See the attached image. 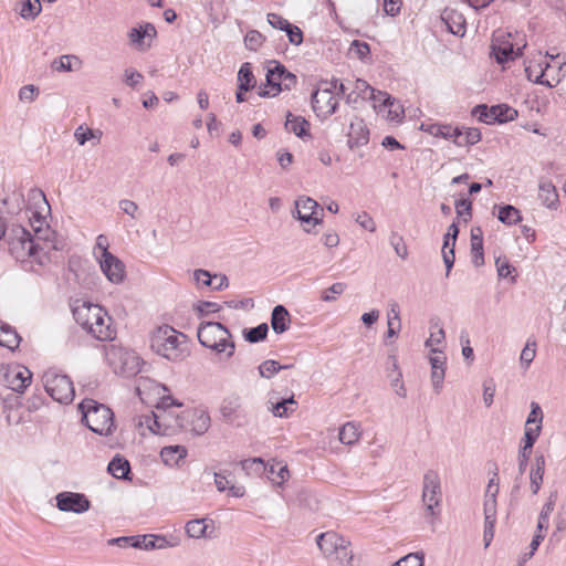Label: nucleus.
Returning <instances> with one entry per match:
<instances>
[{"label": "nucleus", "mask_w": 566, "mask_h": 566, "mask_svg": "<svg viewBox=\"0 0 566 566\" xmlns=\"http://www.w3.org/2000/svg\"><path fill=\"white\" fill-rule=\"evenodd\" d=\"M185 528L187 535L191 538H202L210 536V534L207 532L208 524L206 518L191 520L186 524Z\"/></svg>", "instance_id": "e433bc0d"}, {"label": "nucleus", "mask_w": 566, "mask_h": 566, "mask_svg": "<svg viewBox=\"0 0 566 566\" xmlns=\"http://www.w3.org/2000/svg\"><path fill=\"white\" fill-rule=\"evenodd\" d=\"M72 62L77 64V67L81 65V60L76 55H62L59 59H55L51 67L56 72H72L74 70Z\"/></svg>", "instance_id": "37998d69"}, {"label": "nucleus", "mask_w": 566, "mask_h": 566, "mask_svg": "<svg viewBox=\"0 0 566 566\" xmlns=\"http://www.w3.org/2000/svg\"><path fill=\"white\" fill-rule=\"evenodd\" d=\"M389 377H390V385H391L394 391L396 392V395L401 398H406L407 389L402 381V373L398 371L396 374H389Z\"/></svg>", "instance_id": "13d9d810"}, {"label": "nucleus", "mask_w": 566, "mask_h": 566, "mask_svg": "<svg viewBox=\"0 0 566 566\" xmlns=\"http://www.w3.org/2000/svg\"><path fill=\"white\" fill-rule=\"evenodd\" d=\"M241 468L247 474H262L266 471L264 461L261 458L247 459L240 462Z\"/></svg>", "instance_id": "8fccbe9b"}, {"label": "nucleus", "mask_w": 566, "mask_h": 566, "mask_svg": "<svg viewBox=\"0 0 566 566\" xmlns=\"http://www.w3.org/2000/svg\"><path fill=\"white\" fill-rule=\"evenodd\" d=\"M310 124L303 117H294L291 113H289L285 122V128L295 134L297 137H304L307 135Z\"/></svg>", "instance_id": "f704fd0d"}, {"label": "nucleus", "mask_w": 566, "mask_h": 566, "mask_svg": "<svg viewBox=\"0 0 566 566\" xmlns=\"http://www.w3.org/2000/svg\"><path fill=\"white\" fill-rule=\"evenodd\" d=\"M542 427L535 426V427H525V433H524V446L521 448V450H526L532 452V448L537 440L539 433H541Z\"/></svg>", "instance_id": "864d4df0"}, {"label": "nucleus", "mask_w": 566, "mask_h": 566, "mask_svg": "<svg viewBox=\"0 0 566 566\" xmlns=\"http://www.w3.org/2000/svg\"><path fill=\"white\" fill-rule=\"evenodd\" d=\"M268 22L271 24L272 28L281 31H286V29L290 28L291 24L286 19L276 13H269Z\"/></svg>", "instance_id": "338daca9"}, {"label": "nucleus", "mask_w": 566, "mask_h": 566, "mask_svg": "<svg viewBox=\"0 0 566 566\" xmlns=\"http://www.w3.org/2000/svg\"><path fill=\"white\" fill-rule=\"evenodd\" d=\"M316 543L325 557H329L336 553L337 548H344L350 545V542L334 532L322 533L317 536Z\"/></svg>", "instance_id": "412c9836"}, {"label": "nucleus", "mask_w": 566, "mask_h": 566, "mask_svg": "<svg viewBox=\"0 0 566 566\" xmlns=\"http://www.w3.org/2000/svg\"><path fill=\"white\" fill-rule=\"evenodd\" d=\"M459 234V227L455 222H452L448 232L444 235L443 247H442V258L446 264V275L449 276L450 271L454 264V245Z\"/></svg>", "instance_id": "aec40b11"}, {"label": "nucleus", "mask_w": 566, "mask_h": 566, "mask_svg": "<svg viewBox=\"0 0 566 566\" xmlns=\"http://www.w3.org/2000/svg\"><path fill=\"white\" fill-rule=\"evenodd\" d=\"M31 371L21 366L8 367L3 373L4 386L17 392H22L31 384Z\"/></svg>", "instance_id": "2eb2a0df"}, {"label": "nucleus", "mask_w": 566, "mask_h": 566, "mask_svg": "<svg viewBox=\"0 0 566 566\" xmlns=\"http://www.w3.org/2000/svg\"><path fill=\"white\" fill-rule=\"evenodd\" d=\"M82 419L90 430L101 436L112 432L114 426L112 410L93 399H84L78 406Z\"/></svg>", "instance_id": "39448f33"}, {"label": "nucleus", "mask_w": 566, "mask_h": 566, "mask_svg": "<svg viewBox=\"0 0 566 566\" xmlns=\"http://www.w3.org/2000/svg\"><path fill=\"white\" fill-rule=\"evenodd\" d=\"M346 289V284L343 282H336L332 284L328 289L324 290L321 295V300L324 302H333L336 300L335 295H340L344 293Z\"/></svg>", "instance_id": "5fc2aeb1"}, {"label": "nucleus", "mask_w": 566, "mask_h": 566, "mask_svg": "<svg viewBox=\"0 0 566 566\" xmlns=\"http://www.w3.org/2000/svg\"><path fill=\"white\" fill-rule=\"evenodd\" d=\"M39 94V90L32 85H24L19 91V98L22 102H32Z\"/></svg>", "instance_id": "774afa93"}, {"label": "nucleus", "mask_w": 566, "mask_h": 566, "mask_svg": "<svg viewBox=\"0 0 566 566\" xmlns=\"http://www.w3.org/2000/svg\"><path fill=\"white\" fill-rule=\"evenodd\" d=\"M187 455V449L184 446H168L160 451V457L165 464L177 465L180 460Z\"/></svg>", "instance_id": "cd10ccee"}, {"label": "nucleus", "mask_w": 566, "mask_h": 566, "mask_svg": "<svg viewBox=\"0 0 566 566\" xmlns=\"http://www.w3.org/2000/svg\"><path fill=\"white\" fill-rule=\"evenodd\" d=\"M105 358L116 374L133 375L139 370L137 355L122 346L115 344L106 346Z\"/></svg>", "instance_id": "6e6552de"}, {"label": "nucleus", "mask_w": 566, "mask_h": 566, "mask_svg": "<svg viewBox=\"0 0 566 566\" xmlns=\"http://www.w3.org/2000/svg\"><path fill=\"white\" fill-rule=\"evenodd\" d=\"M359 437V426L355 422H346L339 429L338 439L343 444L352 446L358 441Z\"/></svg>", "instance_id": "7c9ffc66"}, {"label": "nucleus", "mask_w": 566, "mask_h": 566, "mask_svg": "<svg viewBox=\"0 0 566 566\" xmlns=\"http://www.w3.org/2000/svg\"><path fill=\"white\" fill-rule=\"evenodd\" d=\"M471 255L474 266L480 268L484 264L483 232L480 227L471 229Z\"/></svg>", "instance_id": "4be33fe9"}, {"label": "nucleus", "mask_w": 566, "mask_h": 566, "mask_svg": "<svg viewBox=\"0 0 566 566\" xmlns=\"http://www.w3.org/2000/svg\"><path fill=\"white\" fill-rule=\"evenodd\" d=\"M238 88L240 91H250L255 85V78L251 70V64L245 62L238 72Z\"/></svg>", "instance_id": "c9c22d12"}, {"label": "nucleus", "mask_w": 566, "mask_h": 566, "mask_svg": "<svg viewBox=\"0 0 566 566\" xmlns=\"http://www.w3.org/2000/svg\"><path fill=\"white\" fill-rule=\"evenodd\" d=\"M128 39L130 44L139 51H146L151 46V43L144 39L140 28L130 29L128 32Z\"/></svg>", "instance_id": "603ef678"}, {"label": "nucleus", "mask_w": 566, "mask_h": 566, "mask_svg": "<svg viewBox=\"0 0 566 566\" xmlns=\"http://www.w3.org/2000/svg\"><path fill=\"white\" fill-rule=\"evenodd\" d=\"M56 507L61 512H72L83 514L91 507V502L83 493L77 492H60L55 495Z\"/></svg>", "instance_id": "ddd939ff"}, {"label": "nucleus", "mask_w": 566, "mask_h": 566, "mask_svg": "<svg viewBox=\"0 0 566 566\" xmlns=\"http://www.w3.org/2000/svg\"><path fill=\"white\" fill-rule=\"evenodd\" d=\"M355 220L363 229L368 230L370 232L376 231V223L369 213L363 211L357 214Z\"/></svg>", "instance_id": "69168bd1"}, {"label": "nucleus", "mask_w": 566, "mask_h": 566, "mask_svg": "<svg viewBox=\"0 0 566 566\" xmlns=\"http://www.w3.org/2000/svg\"><path fill=\"white\" fill-rule=\"evenodd\" d=\"M122 542H132L130 546L134 548L150 551L154 549L153 534L123 536L109 541L112 545H122Z\"/></svg>", "instance_id": "a878e982"}, {"label": "nucleus", "mask_w": 566, "mask_h": 566, "mask_svg": "<svg viewBox=\"0 0 566 566\" xmlns=\"http://www.w3.org/2000/svg\"><path fill=\"white\" fill-rule=\"evenodd\" d=\"M442 20L446 22L449 32L458 36L464 35L465 20L461 14L446 13V15L442 17Z\"/></svg>", "instance_id": "72a5a7b5"}, {"label": "nucleus", "mask_w": 566, "mask_h": 566, "mask_svg": "<svg viewBox=\"0 0 566 566\" xmlns=\"http://www.w3.org/2000/svg\"><path fill=\"white\" fill-rule=\"evenodd\" d=\"M46 392L61 403L73 401L75 391L73 382L66 375H60L55 371H46L43 376Z\"/></svg>", "instance_id": "9d476101"}, {"label": "nucleus", "mask_w": 566, "mask_h": 566, "mask_svg": "<svg viewBox=\"0 0 566 566\" xmlns=\"http://www.w3.org/2000/svg\"><path fill=\"white\" fill-rule=\"evenodd\" d=\"M291 316L283 305H276L271 314V327L274 333L282 334L290 328Z\"/></svg>", "instance_id": "5701e85b"}, {"label": "nucleus", "mask_w": 566, "mask_h": 566, "mask_svg": "<svg viewBox=\"0 0 566 566\" xmlns=\"http://www.w3.org/2000/svg\"><path fill=\"white\" fill-rule=\"evenodd\" d=\"M296 76L289 72L284 65L276 63L266 73V84L259 88L260 97H274L284 90H291L296 85Z\"/></svg>", "instance_id": "0eeeda50"}, {"label": "nucleus", "mask_w": 566, "mask_h": 566, "mask_svg": "<svg viewBox=\"0 0 566 566\" xmlns=\"http://www.w3.org/2000/svg\"><path fill=\"white\" fill-rule=\"evenodd\" d=\"M388 329L387 337H395L400 329V312L397 303L391 304L390 311L388 312Z\"/></svg>", "instance_id": "c03bdc74"}, {"label": "nucleus", "mask_w": 566, "mask_h": 566, "mask_svg": "<svg viewBox=\"0 0 566 566\" xmlns=\"http://www.w3.org/2000/svg\"><path fill=\"white\" fill-rule=\"evenodd\" d=\"M290 476L289 469L285 464L281 462H276L271 464L269 469L268 478L277 485H281L284 481H286Z\"/></svg>", "instance_id": "a18cd8bd"}, {"label": "nucleus", "mask_w": 566, "mask_h": 566, "mask_svg": "<svg viewBox=\"0 0 566 566\" xmlns=\"http://www.w3.org/2000/svg\"><path fill=\"white\" fill-rule=\"evenodd\" d=\"M499 489L495 488L493 493L485 494L483 512H484V547H488L494 537V526L496 522V495Z\"/></svg>", "instance_id": "4468645a"}, {"label": "nucleus", "mask_w": 566, "mask_h": 566, "mask_svg": "<svg viewBox=\"0 0 566 566\" xmlns=\"http://www.w3.org/2000/svg\"><path fill=\"white\" fill-rule=\"evenodd\" d=\"M347 136V145L350 149L361 147L367 145L369 142V129L361 118L354 117L350 120Z\"/></svg>", "instance_id": "6ab92c4d"}, {"label": "nucleus", "mask_w": 566, "mask_h": 566, "mask_svg": "<svg viewBox=\"0 0 566 566\" xmlns=\"http://www.w3.org/2000/svg\"><path fill=\"white\" fill-rule=\"evenodd\" d=\"M172 417L170 412L164 410L161 413L153 412V423H148V428L156 434H168V429L172 427L168 422V418Z\"/></svg>", "instance_id": "473e14b6"}, {"label": "nucleus", "mask_w": 566, "mask_h": 566, "mask_svg": "<svg viewBox=\"0 0 566 566\" xmlns=\"http://www.w3.org/2000/svg\"><path fill=\"white\" fill-rule=\"evenodd\" d=\"M187 336L168 325L158 327L150 337L151 349L170 361H180L187 356Z\"/></svg>", "instance_id": "7ed1b4c3"}, {"label": "nucleus", "mask_w": 566, "mask_h": 566, "mask_svg": "<svg viewBox=\"0 0 566 566\" xmlns=\"http://www.w3.org/2000/svg\"><path fill=\"white\" fill-rule=\"evenodd\" d=\"M296 214L293 213L303 223L310 226L321 224L323 220L316 217V211L319 208L318 203L310 197H298L295 200Z\"/></svg>", "instance_id": "dca6fc26"}, {"label": "nucleus", "mask_w": 566, "mask_h": 566, "mask_svg": "<svg viewBox=\"0 0 566 566\" xmlns=\"http://www.w3.org/2000/svg\"><path fill=\"white\" fill-rule=\"evenodd\" d=\"M290 406H296V401L294 400V397L291 396L290 398H284L281 401H277L276 403H271V407L269 409L275 417H287L290 412L293 411V409H290Z\"/></svg>", "instance_id": "09e8293b"}, {"label": "nucleus", "mask_w": 566, "mask_h": 566, "mask_svg": "<svg viewBox=\"0 0 566 566\" xmlns=\"http://www.w3.org/2000/svg\"><path fill=\"white\" fill-rule=\"evenodd\" d=\"M197 337L202 346L218 354L227 353V358L234 354L235 344L229 329L221 323L202 322L198 327Z\"/></svg>", "instance_id": "20e7f679"}, {"label": "nucleus", "mask_w": 566, "mask_h": 566, "mask_svg": "<svg viewBox=\"0 0 566 566\" xmlns=\"http://www.w3.org/2000/svg\"><path fill=\"white\" fill-rule=\"evenodd\" d=\"M349 53L353 56L364 60L370 53V49L366 42L355 40L350 44Z\"/></svg>", "instance_id": "052dcab7"}, {"label": "nucleus", "mask_w": 566, "mask_h": 566, "mask_svg": "<svg viewBox=\"0 0 566 566\" xmlns=\"http://www.w3.org/2000/svg\"><path fill=\"white\" fill-rule=\"evenodd\" d=\"M421 501L426 509V515L430 516V523H433L440 515L442 502L441 479L434 470H428L423 474Z\"/></svg>", "instance_id": "423d86ee"}, {"label": "nucleus", "mask_w": 566, "mask_h": 566, "mask_svg": "<svg viewBox=\"0 0 566 566\" xmlns=\"http://www.w3.org/2000/svg\"><path fill=\"white\" fill-rule=\"evenodd\" d=\"M175 427L190 431L196 436L206 433L211 424L210 416L201 409H189L175 416Z\"/></svg>", "instance_id": "f8f14e48"}, {"label": "nucleus", "mask_w": 566, "mask_h": 566, "mask_svg": "<svg viewBox=\"0 0 566 566\" xmlns=\"http://www.w3.org/2000/svg\"><path fill=\"white\" fill-rule=\"evenodd\" d=\"M94 254L97 259V261L99 259H105L106 255H112L113 253H111L108 251V240L105 235L103 234H99L97 238H96V243H95V247H94Z\"/></svg>", "instance_id": "4d7b16f0"}, {"label": "nucleus", "mask_w": 566, "mask_h": 566, "mask_svg": "<svg viewBox=\"0 0 566 566\" xmlns=\"http://www.w3.org/2000/svg\"><path fill=\"white\" fill-rule=\"evenodd\" d=\"M481 140V133L478 128H465L461 129L457 127V132L454 135V144L457 146L463 147L469 145H474Z\"/></svg>", "instance_id": "c85d7f7f"}, {"label": "nucleus", "mask_w": 566, "mask_h": 566, "mask_svg": "<svg viewBox=\"0 0 566 566\" xmlns=\"http://www.w3.org/2000/svg\"><path fill=\"white\" fill-rule=\"evenodd\" d=\"M380 96L384 97L382 106L388 108L387 118L389 120H400L405 114L403 107L400 105V103L388 94H380Z\"/></svg>", "instance_id": "4c0bfd02"}, {"label": "nucleus", "mask_w": 566, "mask_h": 566, "mask_svg": "<svg viewBox=\"0 0 566 566\" xmlns=\"http://www.w3.org/2000/svg\"><path fill=\"white\" fill-rule=\"evenodd\" d=\"M421 129L428 132L430 135L434 137H443L446 139H450L454 142V135L457 132V127H452L451 125H441V124H431L424 127L421 125Z\"/></svg>", "instance_id": "58836bf2"}, {"label": "nucleus", "mask_w": 566, "mask_h": 566, "mask_svg": "<svg viewBox=\"0 0 566 566\" xmlns=\"http://www.w3.org/2000/svg\"><path fill=\"white\" fill-rule=\"evenodd\" d=\"M107 470L116 479H128L130 465L125 458L117 454L108 463Z\"/></svg>", "instance_id": "c756f323"}, {"label": "nucleus", "mask_w": 566, "mask_h": 566, "mask_svg": "<svg viewBox=\"0 0 566 566\" xmlns=\"http://www.w3.org/2000/svg\"><path fill=\"white\" fill-rule=\"evenodd\" d=\"M290 365H280L276 360L269 359L259 366V374L263 378H271L282 369L290 368Z\"/></svg>", "instance_id": "3c124183"}, {"label": "nucleus", "mask_w": 566, "mask_h": 566, "mask_svg": "<svg viewBox=\"0 0 566 566\" xmlns=\"http://www.w3.org/2000/svg\"><path fill=\"white\" fill-rule=\"evenodd\" d=\"M241 402L239 397L226 398L220 405V413L227 423H234L240 417Z\"/></svg>", "instance_id": "393cba45"}, {"label": "nucleus", "mask_w": 566, "mask_h": 566, "mask_svg": "<svg viewBox=\"0 0 566 566\" xmlns=\"http://www.w3.org/2000/svg\"><path fill=\"white\" fill-rule=\"evenodd\" d=\"M336 87L337 80L325 82L324 86L312 94V107L317 116L326 118L336 112L338 106V98L334 94Z\"/></svg>", "instance_id": "9b49d317"}, {"label": "nucleus", "mask_w": 566, "mask_h": 566, "mask_svg": "<svg viewBox=\"0 0 566 566\" xmlns=\"http://www.w3.org/2000/svg\"><path fill=\"white\" fill-rule=\"evenodd\" d=\"M99 268L106 279L113 284H122L126 279V266L116 255H106L98 260Z\"/></svg>", "instance_id": "f3484780"}, {"label": "nucleus", "mask_w": 566, "mask_h": 566, "mask_svg": "<svg viewBox=\"0 0 566 566\" xmlns=\"http://www.w3.org/2000/svg\"><path fill=\"white\" fill-rule=\"evenodd\" d=\"M390 244L395 249L397 255H399L401 259H406L408 255L407 247L403 242L402 237L394 233L390 237Z\"/></svg>", "instance_id": "0e129e2a"}, {"label": "nucleus", "mask_w": 566, "mask_h": 566, "mask_svg": "<svg viewBox=\"0 0 566 566\" xmlns=\"http://www.w3.org/2000/svg\"><path fill=\"white\" fill-rule=\"evenodd\" d=\"M497 109H500L497 112L499 123L511 122L517 117V111L509 105L499 104Z\"/></svg>", "instance_id": "e2e57ef3"}, {"label": "nucleus", "mask_w": 566, "mask_h": 566, "mask_svg": "<svg viewBox=\"0 0 566 566\" xmlns=\"http://www.w3.org/2000/svg\"><path fill=\"white\" fill-rule=\"evenodd\" d=\"M525 46L526 43L522 45L514 43L512 33L497 30L492 36L491 56H493L499 64H503L521 56L522 50Z\"/></svg>", "instance_id": "1a4fd4ad"}, {"label": "nucleus", "mask_w": 566, "mask_h": 566, "mask_svg": "<svg viewBox=\"0 0 566 566\" xmlns=\"http://www.w3.org/2000/svg\"><path fill=\"white\" fill-rule=\"evenodd\" d=\"M72 312L75 322L94 338L102 342L114 339L116 333L111 324L112 318L102 306L76 301Z\"/></svg>", "instance_id": "f03ea898"}, {"label": "nucleus", "mask_w": 566, "mask_h": 566, "mask_svg": "<svg viewBox=\"0 0 566 566\" xmlns=\"http://www.w3.org/2000/svg\"><path fill=\"white\" fill-rule=\"evenodd\" d=\"M543 421V412L537 402L531 403V412L526 420V427H532V424L541 426L542 427Z\"/></svg>", "instance_id": "680f3d73"}, {"label": "nucleus", "mask_w": 566, "mask_h": 566, "mask_svg": "<svg viewBox=\"0 0 566 566\" xmlns=\"http://www.w3.org/2000/svg\"><path fill=\"white\" fill-rule=\"evenodd\" d=\"M544 473L545 457L543 454H536L530 472V486L533 494L538 493L543 483Z\"/></svg>", "instance_id": "b1692460"}, {"label": "nucleus", "mask_w": 566, "mask_h": 566, "mask_svg": "<svg viewBox=\"0 0 566 566\" xmlns=\"http://www.w3.org/2000/svg\"><path fill=\"white\" fill-rule=\"evenodd\" d=\"M549 66L548 63H545V67L543 66V63L537 64H530L525 67V74L528 81L534 82L536 84L546 85L548 87H552L553 85L544 80L545 76V70Z\"/></svg>", "instance_id": "2f4dec72"}, {"label": "nucleus", "mask_w": 566, "mask_h": 566, "mask_svg": "<svg viewBox=\"0 0 566 566\" xmlns=\"http://www.w3.org/2000/svg\"><path fill=\"white\" fill-rule=\"evenodd\" d=\"M40 0H24L21 2L19 14L25 20H34L41 13Z\"/></svg>", "instance_id": "79ce46f5"}, {"label": "nucleus", "mask_w": 566, "mask_h": 566, "mask_svg": "<svg viewBox=\"0 0 566 566\" xmlns=\"http://www.w3.org/2000/svg\"><path fill=\"white\" fill-rule=\"evenodd\" d=\"M392 566H423V554H408L396 562Z\"/></svg>", "instance_id": "bf43d9fd"}, {"label": "nucleus", "mask_w": 566, "mask_h": 566, "mask_svg": "<svg viewBox=\"0 0 566 566\" xmlns=\"http://www.w3.org/2000/svg\"><path fill=\"white\" fill-rule=\"evenodd\" d=\"M538 198L542 203L549 209H556L558 206V193L551 181L539 182Z\"/></svg>", "instance_id": "bb28decb"}, {"label": "nucleus", "mask_w": 566, "mask_h": 566, "mask_svg": "<svg viewBox=\"0 0 566 566\" xmlns=\"http://www.w3.org/2000/svg\"><path fill=\"white\" fill-rule=\"evenodd\" d=\"M52 234L51 229H42L41 226L35 228V235L21 226H13L8 234L9 251L17 261L34 259L43 264L49 250L54 248L50 244Z\"/></svg>", "instance_id": "f257e3e1"}, {"label": "nucleus", "mask_w": 566, "mask_h": 566, "mask_svg": "<svg viewBox=\"0 0 566 566\" xmlns=\"http://www.w3.org/2000/svg\"><path fill=\"white\" fill-rule=\"evenodd\" d=\"M497 218L502 223L509 226L516 224L522 219L520 210L511 205L502 207Z\"/></svg>", "instance_id": "49530a36"}, {"label": "nucleus", "mask_w": 566, "mask_h": 566, "mask_svg": "<svg viewBox=\"0 0 566 566\" xmlns=\"http://www.w3.org/2000/svg\"><path fill=\"white\" fill-rule=\"evenodd\" d=\"M269 326L266 323H262L256 327H252L243 331L244 339L249 343H258L266 338Z\"/></svg>", "instance_id": "de8ad7c7"}, {"label": "nucleus", "mask_w": 566, "mask_h": 566, "mask_svg": "<svg viewBox=\"0 0 566 566\" xmlns=\"http://www.w3.org/2000/svg\"><path fill=\"white\" fill-rule=\"evenodd\" d=\"M556 497V493H552L548 497V501L543 505L538 516L537 531H546L548 528L549 515L554 511Z\"/></svg>", "instance_id": "a19ab883"}, {"label": "nucleus", "mask_w": 566, "mask_h": 566, "mask_svg": "<svg viewBox=\"0 0 566 566\" xmlns=\"http://www.w3.org/2000/svg\"><path fill=\"white\" fill-rule=\"evenodd\" d=\"M432 355L429 357L431 365V384L436 394H440L443 387L446 376V361L447 358L441 350L436 348L431 349Z\"/></svg>", "instance_id": "a211bd4d"}, {"label": "nucleus", "mask_w": 566, "mask_h": 566, "mask_svg": "<svg viewBox=\"0 0 566 566\" xmlns=\"http://www.w3.org/2000/svg\"><path fill=\"white\" fill-rule=\"evenodd\" d=\"M263 40V35L259 31L251 30L244 38V44L248 50L256 51L262 45Z\"/></svg>", "instance_id": "6e6d98bb"}, {"label": "nucleus", "mask_w": 566, "mask_h": 566, "mask_svg": "<svg viewBox=\"0 0 566 566\" xmlns=\"http://www.w3.org/2000/svg\"><path fill=\"white\" fill-rule=\"evenodd\" d=\"M3 329L0 338V346L7 347L10 350H14L19 347L21 337L19 334L8 324H3Z\"/></svg>", "instance_id": "ea45409f"}]
</instances>
